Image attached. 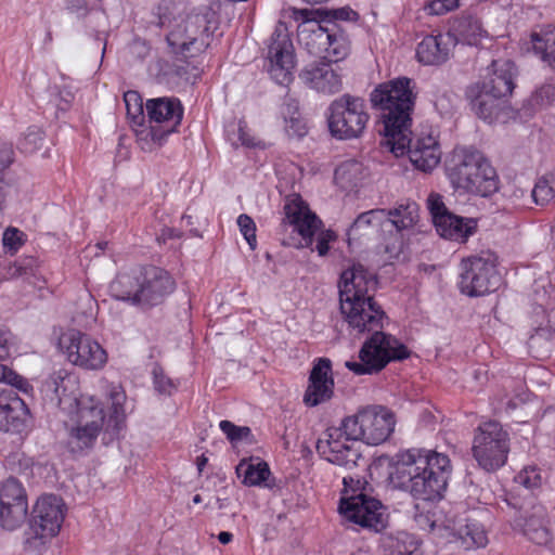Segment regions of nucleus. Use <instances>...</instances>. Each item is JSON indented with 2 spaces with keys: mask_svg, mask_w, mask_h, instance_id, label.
Wrapping results in <instances>:
<instances>
[{
  "mask_svg": "<svg viewBox=\"0 0 555 555\" xmlns=\"http://www.w3.org/2000/svg\"><path fill=\"white\" fill-rule=\"evenodd\" d=\"M451 473L452 465L447 454L411 448L395 455L389 480L414 499L433 502L442 498Z\"/></svg>",
  "mask_w": 555,
  "mask_h": 555,
  "instance_id": "1",
  "label": "nucleus"
},
{
  "mask_svg": "<svg viewBox=\"0 0 555 555\" xmlns=\"http://www.w3.org/2000/svg\"><path fill=\"white\" fill-rule=\"evenodd\" d=\"M299 43L312 55L343 61L350 52V40L341 23L354 22L359 15L349 7L333 10H294Z\"/></svg>",
  "mask_w": 555,
  "mask_h": 555,
  "instance_id": "2",
  "label": "nucleus"
},
{
  "mask_svg": "<svg viewBox=\"0 0 555 555\" xmlns=\"http://www.w3.org/2000/svg\"><path fill=\"white\" fill-rule=\"evenodd\" d=\"M412 80L401 77L379 85L371 93V102L380 111L383 129L379 133L384 139L393 138L411 127L415 95L412 92Z\"/></svg>",
  "mask_w": 555,
  "mask_h": 555,
  "instance_id": "3",
  "label": "nucleus"
},
{
  "mask_svg": "<svg viewBox=\"0 0 555 555\" xmlns=\"http://www.w3.org/2000/svg\"><path fill=\"white\" fill-rule=\"evenodd\" d=\"M344 490L339 503L343 517L362 529L380 532L387 527L386 508L382 502L365 493L360 479L344 477Z\"/></svg>",
  "mask_w": 555,
  "mask_h": 555,
  "instance_id": "4",
  "label": "nucleus"
},
{
  "mask_svg": "<svg viewBox=\"0 0 555 555\" xmlns=\"http://www.w3.org/2000/svg\"><path fill=\"white\" fill-rule=\"evenodd\" d=\"M111 403L109 413L106 415L103 403L92 396H82L76 400V412L73 420L90 427L99 434L104 430L111 438L117 436L125 426V403L127 396L119 385H111L108 390Z\"/></svg>",
  "mask_w": 555,
  "mask_h": 555,
  "instance_id": "5",
  "label": "nucleus"
},
{
  "mask_svg": "<svg viewBox=\"0 0 555 555\" xmlns=\"http://www.w3.org/2000/svg\"><path fill=\"white\" fill-rule=\"evenodd\" d=\"M146 112L151 125L137 133L138 143L143 151L151 152L162 146L164 140L177 130L183 117V107L176 98H157L146 102Z\"/></svg>",
  "mask_w": 555,
  "mask_h": 555,
  "instance_id": "6",
  "label": "nucleus"
},
{
  "mask_svg": "<svg viewBox=\"0 0 555 555\" xmlns=\"http://www.w3.org/2000/svg\"><path fill=\"white\" fill-rule=\"evenodd\" d=\"M373 334L360 349V361H348L346 366L357 375L373 374L383 370L390 361L404 360L410 351L397 338L380 330L371 331Z\"/></svg>",
  "mask_w": 555,
  "mask_h": 555,
  "instance_id": "7",
  "label": "nucleus"
},
{
  "mask_svg": "<svg viewBox=\"0 0 555 555\" xmlns=\"http://www.w3.org/2000/svg\"><path fill=\"white\" fill-rule=\"evenodd\" d=\"M373 334L360 349V361H348L346 366L357 375L373 374L383 370L390 361L404 360L410 351L397 338L380 330L371 331Z\"/></svg>",
  "mask_w": 555,
  "mask_h": 555,
  "instance_id": "8",
  "label": "nucleus"
},
{
  "mask_svg": "<svg viewBox=\"0 0 555 555\" xmlns=\"http://www.w3.org/2000/svg\"><path fill=\"white\" fill-rule=\"evenodd\" d=\"M395 425V414L382 405L363 408L343 420L348 437L371 446L385 442L392 434Z\"/></svg>",
  "mask_w": 555,
  "mask_h": 555,
  "instance_id": "9",
  "label": "nucleus"
},
{
  "mask_svg": "<svg viewBox=\"0 0 555 555\" xmlns=\"http://www.w3.org/2000/svg\"><path fill=\"white\" fill-rule=\"evenodd\" d=\"M459 288L469 297L495 292L502 282L498 271V258L491 251L467 257L461 261Z\"/></svg>",
  "mask_w": 555,
  "mask_h": 555,
  "instance_id": "10",
  "label": "nucleus"
},
{
  "mask_svg": "<svg viewBox=\"0 0 555 555\" xmlns=\"http://www.w3.org/2000/svg\"><path fill=\"white\" fill-rule=\"evenodd\" d=\"M472 453L486 472H495L507 462L509 435L496 421L481 423L475 430Z\"/></svg>",
  "mask_w": 555,
  "mask_h": 555,
  "instance_id": "11",
  "label": "nucleus"
},
{
  "mask_svg": "<svg viewBox=\"0 0 555 555\" xmlns=\"http://www.w3.org/2000/svg\"><path fill=\"white\" fill-rule=\"evenodd\" d=\"M408 128L393 138L383 139L382 145L389 149L396 156L408 154L415 168L427 172L438 166L441 159V150L436 137L431 133H421L411 138Z\"/></svg>",
  "mask_w": 555,
  "mask_h": 555,
  "instance_id": "12",
  "label": "nucleus"
},
{
  "mask_svg": "<svg viewBox=\"0 0 555 555\" xmlns=\"http://www.w3.org/2000/svg\"><path fill=\"white\" fill-rule=\"evenodd\" d=\"M327 124L333 137L340 140L359 138L369 121L364 100L344 94L328 107Z\"/></svg>",
  "mask_w": 555,
  "mask_h": 555,
  "instance_id": "13",
  "label": "nucleus"
},
{
  "mask_svg": "<svg viewBox=\"0 0 555 555\" xmlns=\"http://www.w3.org/2000/svg\"><path fill=\"white\" fill-rule=\"evenodd\" d=\"M172 52L184 59L203 53L210 43V26L206 15L192 14L167 35Z\"/></svg>",
  "mask_w": 555,
  "mask_h": 555,
  "instance_id": "14",
  "label": "nucleus"
},
{
  "mask_svg": "<svg viewBox=\"0 0 555 555\" xmlns=\"http://www.w3.org/2000/svg\"><path fill=\"white\" fill-rule=\"evenodd\" d=\"M267 69L279 85L288 87L293 81L295 50L285 24L279 23L270 37L267 52Z\"/></svg>",
  "mask_w": 555,
  "mask_h": 555,
  "instance_id": "15",
  "label": "nucleus"
},
{
  "mask_svg": "<svg viewBox=\"0 0 555 555\" xmlns=\"http://www.w3.org/2000/svg\"><path fill=\"white\" fill-rule=\"evenodd\" d=\"M60 347L72 364L83 370L98 371L107 362L104 348L89 335L77 330L62 334Z\"/></svg>",
  "mask_w": 555,
  "mask_h": 555,
  "instance_id": "16",
  "label": "nucleus"
},
{
  "mask_svg": "<svg viewBox=\"0 0 555 555\" xmlns=\"http://www.w3.org/2000/svg\"><path fill=\"white\" fill-rule=\"evenodd\" d=\"M357 439L347 436L343 422L339 426L328 427L318 439V453L327 462L345 468L357 466L361 454L350 441Z\"/></svg>",
  "mask_w": 555,
  "mask_h": 555,
  "instance_id": "17",
  "label": "nucleus"
},
{
  "mask_svg": "<svg viewBox=\"0 0 555 555\" xmlns=\"http://www.w3.org/2000/svg\"><path fill=\"white\" fill-rule=\"evenodd\" d=\"M377 278L362 264H353L341 272L338 282L339 306L351 310L352 302L374 297L377 288Z\"/></svg>",
  "mask_w": 555,
  "mask_h": 555,
  "instance_id": "18",
  "label": "nucleus"
},
{
  "mask_svg": "<svg viewBox=\"0 0 555 555\" xmlns=\"http://www.w3.org/2000/svg\"><path fill=\"white\" fill-rule=\"evenodd\" d=\"M353 308L348 310L345 305L339 306L344 320L351 333L364 334L380 330L386 318L385 311L374 300V297L352 302Z\"/></svg>",
  "mask_w": 555,
  "mask_h": 555,
  "instance_id": "19",
  "label": "nucleus"
},
{
  "mask_svg": "<svg viewBox=\"0 0 555 555\" xmlns=\"http://www.w3.org/2000/svg\"><path fill=\"white\" fill-rule=\"evenodd\" d=\"M176 288L172 276L164 269L155 266L141 268V287L139 305L153 307L162 304Z\"/></svg>",
  "mask_w": 555,
  "mask_h": 555,
  "instance_id": "20",
  "label": "nucleus"
},
{
  "mask_svg": "<svg viewBox=\"0 0 555 555\" xmlns=\"http://www.w3.org/2000/svg\"><path fill=\"white\" fill-rule=\"evenodd\" d=\"M486 160L483 154L477 150H455L446 163V173L452 186L459 191H463L464 188L472 189L473 172H477Z\"/></svg>",
  "mask_w": 555,
  "mask_h": 555,
  "instance_id": "21",
  "label": "nucleus"
},
{
  "mask_svg": "<svg viewBox=\"0 0 555 555\" xmlns=\"http://www.w3.org/2000/svg\"><path fill=\"white\" fill-rule=\"evenodd\" d=\"M285 218L283 225H292L307 243L322 225L321 219L309 208L308 204L298 194L285 198L283 207Z\"/></svg>",
  "mask_w": 555,
  "mask_h": 555,
  "instance_id": "22",
  "label": "nucleus"
},
{
  "mask_svg": "<svg viewBox=\"0 0 555 555\" xmlns=\"http://www.w3.org/2000/svg\"><path fill=\"white\" fill-rule=\"evenodd\" d=\"M324 60L322 56H320ZM315 61L306 65L299 73L298 77L308 88L323 94H334L341 90V76L337 73L332 63L338 61Z\"/></svg>",
  "mask_w": 555,
  "mask_h": 555,
  "instance_id": "23",
  "label": "nucleus"
},
{
  "mask_svg": "<svg viewBox=\"0 0 555 555\" xmlns=\"http://www.w3.org/2000/svg\"><path fill=\"white\" fill-rule=\"evenodd\" d=\"M516 75L517 68L514 62L509 60H494L487 68V74L482 77V80L473 86L479 87L485 92L492 94V96L504 99L512 94L515 88L514 79Z\"/></svg>",
  "mask_w": 555,
  "mask_h": 555,
  "instance_id": "24",
  "label": "nucleus"
},
{
  "mask_svg": "<svg viewBox=\"0 0 555 555\" xmlns=\"http://www.w3.org/2000/svg\"><path fill=\"white\" fill-rule=\"evenodd\" d=\"M34 514V521L40 529V535L54 537L60 532L64 521L65 504L57 495H43L37 501Z\"/></svg>",
  "mask_w": 555,
  "mask_h": 555,
  "instance_id": "25",
  "label": "nucleus"
},
{
  "mask_svg": "<svg viewBox=\"0 0 555 555\" xmlns=\"http://www.w3.org/2000/svg\"><path fill=\"white\" fill-rule=\"evenodd\" d=\"M333 391L334 379L332 377L331 360L320 358L310 372L309 385L304 396V402L308 406H317L330 400Z\"/></svg>",
  "mask_w": 555,
  "mask_h": 555,
  "instance_id": "26",
  "label": "nucleus"
},
{
  "mask_svg": "<svg viewBox=\"0 0 555 555\" xmlns=\"http://www.w3.org/2000/svg\"><path fill=\"white\" fill-rule=\"evenodd\" d=\"M30 417L25 401L12 389H0V430L20 433Z\"/></svg>",
  "mask_w": 555,
  "mask_h": 555,
  "instance_id": "27",
  "label": "nucleus"
},
{
  "mask_svg": "<svg viewBox=\"0 0 555 555\" xmlns=\"http://www.w3.org/2000/svg\"><path fill=\"white\" fill-rule=\"evenodd\" d=\"M452 46L450 34L429 35L418 43L416 57L424 65H441L449 60Z\"/></svg>",
  "mask_w": 555,
  "mask_h": 555,
  "instance_id": "28",
  "label": "nucleus"
},
{
  "mask_svg": "<svg viewBox=\"0 0 555 555\" xmlns=\"http://www.w3.org/2000/svg\"><path fill=\"white\" fill-rule=\"evenodd\" d=\"M438 234L450 241L465 243L477 231V219L465 218L453 212L441 217L435 224Z\"/></svg>",
  "mask_w": 555,
  "mask_h": 555,
  "instance_id": "29",
  "label": "nucleus"
},
{
  "mask_svg": "<svg viewBox=\"0 0 555 555\" xmlns=\"http://www.w3.org/2000/svg\"><path fill=\"white\" fill-rule=\"evenodd\" d=\"M522 533L535 544H546L551 540L547 527L546 509L542 505H534L518 520Z\"/></svg>",
  "mask_w": 555,
  "mask_h": 555,
  "instance_id": "30",
  "label": "nucleus"
},
{
  "mask_svg": "<svg viewBox=\"0 0 555 555\" xmlns=\"http://www.w3.org/2000/svg\"><path fill=\"white\" fill-rule=\"evenodd\" d=\"M66 448L74 455H83L91 450L99 437L94 429L70 418L66 424Z\"/></svg>",
  "mask_w": 555,
  "mask_h": 555,
  "instance_id": "31",
  "label": "nucleus"
},
{
  "mask_svg": "<svg viewBox=\"0 0 555 555\" xmlns=\"http://www.w3.org/2000/svg\"><path fill=\"white\" fill-rule=\"evenodd\" d=\"M141 287V268L119 273L109 285L113 297L118 300L139 305Z\"/></svg>",
  "mask_w": 555,
  "mask_h": 555,
  "instance_id": "32",
  "label": "nucleus"
},
{
  "mask_svg": "<svg viewBox=\"0 0 555 555\" xmlns=\"http://www.w3.org/2000/svg\"><path fill=\"white\" fill-rule=\"evenodd\" d=\"M470 180L474 183L473 188H464L463 192L475 196L489 197L499 190L498 173L488 159L481 164L477 172H473Z\"/></svg>",
  "mask_w": 555,
  "mask_h": 555,
  "instance_id": "33",
  "label": "nucleus"
},
{
  "mask_svg": "<svg viewBox=\"0 0 555 555\" xmlns=\"http://www.w3.org/2000/svg\"><path fill=\"white\" fill-rule=\"evenodd\" d=\"M466 98L469 100L475 114L489 122L496 116L499 112V100L502 99L500 96H492V94L473 85L467 88Z\"/></svg>",
  "mask_w": 555,
  "mask_h": 555,
  "instance_id": "34",
  "label": "nucleus"
},
{
  "mask_svg": "<svg viewBox=\"0 0 555 555\" xmlns=\"http://www.w3.org/2000/svg\"><path fill=\"white\" fill-rule=\"evenodd\" d=\"M387 224L386 209H371L360 214L348 230V236L360 238L378 232Z\"/></svg>",
  "mask_w": 555,
  "mask_h": 555,
  "instance_id": "35",
  "label": "nucleus"
},
{
  "mask_svg": "<svg viewBox=\"0 0 555 555\" xmlns=\"http://www.w3.org/2000/svg\"><path fill=\"white\" fill-rule=\"evenodd\" d=\"M365 176L366 172L362 163L348 159L340 163L335 169L334 181L340 189L350 191L357 188Z\"/></svg>",
  "mask_w": 555,
  "mask_h": 555,
  "instance_id": "36",
  "label": "nucleus"
},
{
  "mask_svg": "<svg viewBox=\"0 0 555 555\" xmlns=\"http://www.w3.org/2000/svg\"><path fill=\"white\" fill-rule=\"evenodd\" d=\"M387 224H391L398 231L413 228L418 221V205L415 202L405 201L392 209H386Z\"/></svg>",
  "mask_w": 555,
  "mask_h": 555,
  "instance_id": "37",
  "label": "nucleus"
},
{
  "mask_svg": "<svg viewBox=\"0 0 555 555\" xmlns=\"http://www.w3.org/2000/svg\"><path fill=\"white\" fill-rule=\"evenodd\" d=\"M236 474L245 486H259L268 479L270 469L264 461L250 457L238 463Z\"/></svg>",
  "mask_w": 555,
  "mask_h": 555,
  "instance_id": "38",
  "label": "nucleus"
},
{
  "mask_svg": "<svg viewBox=\"0 0 555 555\" xmlns=\"http://www.w3.org/2000/svg\"><path fill=\"white\" fill-rule=\"evenodd\" d=\"M452 29L459 41L468 46H477L486 36L481 22L472 15L457 18Z\"/></svg>",
  "mask_w": 555,
  "mask_h": 555,
  "instance_id": "39",
  "label": "nucleus"
},
{
  "mask_svg": "<svg viewBox=\"0 0 555 555\" xmlns=\"http://www.w3.org/2000/svg\"><path fill=\"white\" fill-rule=\"evenodd\" d=\"M459 537L465 548H479L488 544V534L482 524L475 519H467L459 529Z\"/></svg>",
  "mask_w": 555,
  "mask_h": 555,
  "instance_id": "40",
  "label": "nucleus"
},
{
  "mask_svg": "<svg viewBox=\"0 0 555 555\" xmlns=\"http://www.w3.org/2000/svg\"><path fill=\"white\" fill-rule=\"evenodd\" d=\"M533 51L541 60L555 68V27L542 34L531 35Z\"/></svg>",
  "mask_w": 555,
  "mask_h": 555,
  "instance_id": "41",
  "label": "nucleus"
},
{
  "mask_svg": "<svg viewBox=\"0 0 555 555\" xmlns=\"http://www.w3.org/2000/svg\"><path fill=\"white\" fill-rule=\"evenodd\" d=\"M70 382V376L66 370H59L53 372L43 383V391L51 401L61 404L63 398L66 396L67 384Z\"/></svg>",
  "mask_w": 555,
  "mask_h": 555,
  "instance_id": "42",
  "label": "nucleus"
},
{
  "mask_svg": "<svg viewBox=\"0 0 555 555\" xmlns=\"http://www.w3.org/2000/svg\"><path fill=\"white\" fill-rule=\"evenodd\" d=\"M28 513V505L0 504V525L8 530H14L21 527L26 520Z\"/></svg>",
  "mask_w": 555,
  "mask_h": 555,
  "instance_id": "43",
  "label": "nucleus"
},
{
  "mask_svg": "<svg viewBox=\"0 0 555 555\" xmlns=\"http://www.w3.org/2000/svg\"><path fill=\"white\" fill-rule=\"evenodd\" d=\"M27 504V496L22 483L14 477L5 479L0 486V504Z\"/></svg>",
  "mask_w": 555,
  "mask_h": 555,
  "instance_id": "44",
  "label": "nucleus"
},
{
  "mask_svg": "<svg viewBox=\"0 0 555 555\" xmlns=\"http://www.w3.org/2000/svg\"><path fill=\"white\" fill-rule=\"evenodd\" d=\"M182 5L183 0H160L154 13L156 21H152L151 24L158 28L168 26L182 10Z\"/></svg>",
  "mask_w": 555,
  "mask_h": 555,
  "instance_id": "45",
  "label": "nucleus"
},
{
  "mask_svg": "<svg viewBox=\"0 0 555 555\" xmlns=\"http://www.w3.org/2000/svg\"><path fill=\"white\" fill-rule=\"evenodd\" d=\"M391 555H423L420 542L406 532H399Z\"/></svg>",
  "mask_w": 555,
  "mask_h": 555,
  "instance_id": "46",
  "label": "nucleus"
},
{
  "mask_svg": "<svg viewBox=\"0 0 555 555\" xmlns=\"http://www.w3.org/2000/svg\"><path fill=\"white\" fill-rule=\"evenodd\" d=\"M0 383L10 385L25 395H31L34 391V387L25 377L3 364H0Z\"/></svg>",
  "mask_w": 555,
  "mask_h": 555,
  "instance_id": "47",
  "label": "nucleus"
},
{
  "mask_svg": "<svg viewBox=\"0 0 555 555\" xmlns=\"http://www.w3.org/2000/svg\"><path fill=\"white\" fill-rule=\"evenodd\" d=\"M219 427L232 443L242 440L251 441V429L247 426H236L232 422L224 420L220 422Z\"/></svg>",
  "mask_w": 555,
  "mask_h": 555,
  "instance_id": "48",
  "label": "nucleus"
},
{
  "mask_svg": "<svg viewBox=\"0 0 555 555\" xmlns=\"http://www.w3.org/2000/svg\"><path fill=\"white\" fill-rule=\"evenodd\" d=\"M43 133L37 127H30L25 132L24 137L18 141V149L25 154L36 152L42 143Z\"/></svg>",
  "mask_w": 555,
  "mask_h": 555,
  "instance_id": "49",
  "label": "nucleus"
},
{
  "mask_svg": "<svg viewBox=\"0 0 555 555\" xmlns=\"http://www.w3.org/2000/svg\"><path fill=\"white\" fill-rule=\"evenodd\" d=\"M515 482L526 489L539 488L542 483L540 470L535 466L525 467L515 476Z\"/></svg>",
  "mask_w": 555,
  "mask_h": 555,
  "instance_id": "50",
  "label": "nucleus"
},
{
  "mask_svg": "<svg viewBox=\"0 0 555 555\" xmlns=\"http://www.w3.org/2000/svg\"><path fill=\"white\" fill-rule=\"evenodd\" d=\"M555 197V189L550 184L548 180L541 178L537 181L532 190V198L538 205H545Z\"/></svg>",
  "mask_w": 555,
  "mask_h": 555,
  "instance_id": "51",
  "label": "nucleus"
},
{
  "mask_svg": "<svg viewBox=\"0 0 555 555\" xmlns=\"http://www.w3.org/2000/svg\"><path fill=\"white\" fill-rule=\"evenodd\" d=\"M427 208L431 215L433 222L436 224L438 219L450 215V210L443 203V197L439 193L431 192L427 197Z\"/></svg>",
  "mask_w": 555,
  "mask_h": 555,
  "instance_id": "52",
  "label": "nucleus"
},
{
  "mask_svg": "<svg viewBox=\"0 0 555 555\" xmlns=\"http://www.w3.org/2000/svg\"><path fill=\"white\" fill-rule=\"evenodd\" d=\"M237 225L250 249L254 250L257 246L256 224L254 220L248 215L242 214L237 218Z\"/></svg>",
  "mask_w": 555,
  "mask_h": 555,
  "instance_id": "53",
  "label": "nucleus"
},
{
  "mask_svg": "<svg viewBox=\"0 0 555 555\" xmlns=\"http://www.w3.org/2000/svg\"><path fill=\"white\" fill-rule=\"evenodd\" d=\"M16 349V337L8 328H0V361L8 360Z\"/></svg>",
  "mask_w": 555,
  "mask_h": 555,
  "instance_id": "54",
  "label": "nucleus"
},
{
  "mask_svg": "<svg viewBox=\"0 0 555 555\" xmlns=\"http://www.w3.org/2000/svg\"><path fill=\"white\" fill-rule=\"evenodd\" d=\"M460 7V0H431L424 10L430 15H442Z\"/></svg>",
  "mask_w": 555,
  "mask_h": 555,
  "instance_id": "55",
  "label": "nucleus"
},
{
  "mask_svg": "<svg viewBox=\"0 0 555 555\" xmlns=\"http://www.w3.org/2000/svg\"><path fill=\"white\" fill-rule=\"evenodd\" d=\"M455 96L448 92L437 93L435 95L434 105L437 112L443 116H450L454 111Z\"/></svg>",
  "mask_w": 555,
  "mask_h": 555,
  "instance_id": "56",
  "label": "nucleus"
},
{
  "mask_svg": "<svg viewBox=\"0 0 555 555\" xmlns=\"http://www.w3.org/2000/svg\"><path fill=\"white\" fill-rule=\"evenodd\" d=\"M285 121V131L289 137L301 138L307 133L306 125L300 115L288 117Z\"/></svg>",
  "mask_w": 555,
  "mask_h": 555,
  "instance_id": "57",
  "label": "nucleus"
},
{
  "mask_svg": "<svg viewBox=\"0 0 555 555\" xmlns=\"http://www.w3.org/2000/svg\"><path fill=\"white\" fill-rule=\"evenodd\" d=\"M22 236L23 233L16 228H8L2 237L4 247H8L10 250H17L23 245Z\"/></svg>",
  "mask_w": 555,
  "mask_h": 555,
  "instance_id": "58",
  "label": "nucleus"
},
{
  "mask_svg": "<svg viewBox=\"0 0 555 555\" xmlns=\"http://www.w3.org/2000/svg\"><path fill=\"white\" fill-rule=\"evenodd\" d=\"M281 114L284 120H287L288 117L297 116L299 114V102L297 99L286 94L284 98V102L281 106Z\"/></svg>",
  "mask_w": 555,
  "mask_h": 555,
  "instance_id": "59",
  "label": "nucleus"
},
{
  "mask_svg": "<svg viewBox=\"0 0 555 555\" xmlns=\"http://www.w3.org/2000/svg\"><path fill=\"white\" fill-rule=\"evenodd\" d=\"M13 162V149L5 142H0V171L9 167Z\"/></svg>",
  "mask_w": 555,
  "mask_h": 555,
  "instance_id": "60",
  "label": "nucleus"
},
{
  "mask_svg": "<svg viewBox=\"0 0 555 555\" xmlns=\"http://www.w3.org/2000/svg\"><path fill=\"white\" fill-rule=\"evenodd\" d=\"M335 237L332 231L322 232L317 241V250L320 256H325L330 249V241Z\"/></svg>",
  "mask_w": 555,
  "mask_h": 555,
  "instance_id": "61",
  "label": "nucleus"
},
{
  "mask_svg": "<svg viewBox=\"0 0 555 555\" xmlns=\"http://www.w3.org/2000/svg\"><path fill=\"white\" fill-rule=\"evenodd\" d=\"M124 100H125L127 112L129 115L132 114L131 113V101H134L133 114H135V113L142 114V112H143L142 103L140 101V96H139L138 92H135V91L126 92L124 95Z\"/></svg>",
  "mask_w": 555,
  "mask_h": 555,
  "instance_id": "62",
  "label": "nucleus"
},
{
  "mask_svg": "<svg viewBox=\"0 0 555 555\" xmlns=\"http://www.w3.org/2000/svg\"><path fill=\"white\" fill-rule=\"evenodd\" d=\"M237 140L241 145L244 146H255L254 139L249 135L248 131L246 130L245 125L240 121L238 128H237Z\"/></svg>",
  "mask_w": 555,
  "mask_h": 555,
  "instance_id": "63",
  "label": "nucleus"
},
{
  "mask_svg": "<svg viewBox=\"0 0 555 555\" xmlns=\"http://www.w3.org/2000/svg\"><path fill=\"white\" fill-rule=\"evenodd\" d=\"M232 540H233V534H232L231 532H228V531H221V532L218 534V541H219L221 544H228V543H230Z\"/></svg>",
  "mask_w": 555,
  "mask_h": 555,
  "instance_id": "64",
  "label": "nucleus"
}]
</instances>
